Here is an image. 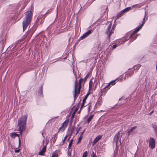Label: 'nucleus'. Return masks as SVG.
Wrapping results in <instances>:
<instances>
[{"label":"nucleus","mask_w":157,"mask_h":157,"mask_svg":"<svg viewBox=\"0 0 157 157\" xmlns=\"http://www.w3.org/2000/svg\"><path fill=\"white\" fill-rule=\"evenodd\" d=\"M27 116L26 115L22 116L18 121L17 126L19 127L20 134L21 135L25 129L26 126Z\"/></svg>","instance_id":"f257e3e1"},{"label":"nucleus","mask_w":157,"mask_h":157,"mask_svg":"<svg viewBox=\"0 0 157 157\" xmlns=\"http://www.w3.org/2000/svg\"><path fill=\"white\" fill-rule=\"evenodd\" d=\"M26 19L23 22L22 26L23 30L24 31L27 28L29 24L30 23L32 17V12L29 11L26 13Z\"/></svg>","instance_id":"f03ea898"},{"label":"nucleus","mask_w":157,"mask_h":157,"mask_svg":"<svg viewBox=\"0 0 157 157\" xmlns=\"http://www.w3.org/2000/svg\"><path fill=\"white\" fill-rule=\"evenodd\" d=\"M145 15L144 17L143 20V21L142 22V24H141L140 26L137 27L136 29H135L132 32V33L131 34L130 37L129 38H124V39H123V40L122 41L121 43L120 44H119V45H120V44H123L125 41H126L127 40H128L130 38V37H131L135 33L137 32L142 28L144 24L145 23Z\"/></svg>","instance_id":"7ed1b4c3"},{"label":"nucleus","mask_w":157,"mask_h":157,"mask_svg":"<svg viewBox=\"0 0 157 157\" xmlns=\"http://www.w3.org/2000/svg\"><path fill=\"white\" fill-rule=\"evenodd\" d=\"M149 147L151 149H153L155 147V141L153 138L150 137L149 142Z\"/></svg>","instance_id":"20e7f679"},{"label":"nucleus","mask_w":157,"mask_h":157,"mask_svg":"<svg viewBox=\"0 0 157 157\" xmlns=\"http://www.w3.org/2000/svg\"><path fill=\"white\" fill-rule=\"evenodd\" d=\"M111 24L110 23L107 28V29L106 32V33L107 34L109 38L110 37L111 34L113 33V29H111Z\"/></svg>","instance_id":"39448f33"},{"label":"nucleus","mask_w":157,"mask_h":157,"mask_svg":"<svg viewBox=\"0 0 157 157\" xmlns=\"http://www.w3.org/2000/svg\"><path fill=\"white\" fill-rule=\"evenodd\" d=\"M69 120H66L62 124V125L59 128V130H61L62 131H63L67 127Z\"/></svg>","instance_id":"423d86ee"},{"label":"nucleus","mask_w":157,"mask_h":157,"mask_svg":"<svg viewBox=\"0 0 157 157\" xmlns=\"http://www.w3.org/2000/svg\"><path fill=\"white\" fill-rule=\"evenodd\" d=\"M120 132H118L114 136L113 138V143L114 144H115L116 146H117L118 142V140L119 139V134Z\"/></svg>","instance_id":"0eeeda50"},{"label":"nucleus","mask_w":157,"mask_h":157,"mask_svg":"<svg viewBox=\"0 0 157 157\" xmlns=\"http://www.w3.org/2000/svg\"><path fill=\"white\" fill-rule=\"evenodd\" d=\"M116 80L117 79H116L110 82L104 88L101 90V92H103L105 89L108 88L111 85L113 86L115 85L116 83L115 82L116 81Z\"/></svg>","instance_id":"6e6552de"},{"label":"nucleus","mask_w":157,"mask_h":157,"mask_svg":"<svg viewBox=\"0 0 157 157\" xmlns=\"http://www.w3.org/2000/svg\"><path fill=\"white\" fill-rule=\"evenodd\" d=\"M92 32V31L89 30L87 32L85 33L80 37V39H83L89 35Z\"/></svg>","instance_id":"1a4fd4ad"},{"label":"nucleus","mask_w":157,"mask_h":157,"mask_svg":"<svg viewBox=\"0 0 157 157\" xmlns=\"http://www.w3.org/2000/svg\"><path fill=\"white\" fill-rule=\"evenodd\" d=\"M134 68L132 69L131 70V72H130V71H127L126 72L127 73L125 74V76L124 78V79H126V77L127 76V77L128 76H130L132 75V74H133L134 73Z\"/></svg>","instance_id":"9d476101"},{"label":"nucleus","mask_w":157,"mask_h":157,"mask_svg":"<svg viewBox=\"0 0 157 157\" xmlns=\"http://www.w3.org/2000/svg\"><path fill=\"white\" fill-rule=\"evenodd\" d=\"M102 137V135H98L97 136L92 142L93 145H94L96 144L100 139H101Z\"/></svg>","instance_id":"9b49d317"},{"label":"nucleus","mask_w":157,"mask_h":157,"mask_svg":"<svg viewBox=\"0 0 157 157\" xmlns=\"http://www.w3.org/2000/svg\"><path fill=\"white\" fill-rule=\"evenodd\" d=\"M75 77H76V80L75 82V89H74V98H75L76 97V92H77V79L76 78V75H75Z\"/></svg>","instance_id":"f8f14e48"},{"label":"nucleus","mask_w":157,"mask_h":157,"mask_svg":"<svg viewBox=\"0 0 157 157\" xmlns=\"http://www.w3.org/2000/svg\"><path fill=\"white\" fill-rule=\"evenodd\" d=\"M90 94L89 93H88L85 96V98H84V99L83 100L81 104V108H82L84 106V104L86 102V99H87L88 96Z\"/></svg>","instance_id":"ddd939ff"},{"label":"nucleus","mask_w":157,"mask_h":157,"mask_svg":"<svg viewBox=\"0 0 157 157\" xmlns=\"http://www.w3.org/2000/svg\"><path fill=\"white\" fill-rule=\"evenodd\" d=\"M46 146L44 147L38 153V154L40 155H43L44 153L46 151Z\"/></svg>","instance_id":"4468645a"},{"label":"nucleus","mask_w":157,"mask_h":157,"mask_svg":"<svg viewBox=\"0 0 157 157\" xmlns=\"http://www.w3.org/2000/svg\"><path fill=\"white\" fill-rule=\"evenodd\" d=\"M43 85H41L39 87L38 90V94L41 96H43Z\"/></svg>","instance_id":"2eb2a0df"},{"label":"nucleus","mask_w":157,"mask_h":157,"mask_svg":"<svg viewBox=\"0 0 157 157\" xmlns=\"http://www.w3.org/2000/svg\"><path fill=\"white\" fill-rule=\"evenodd\" d=\"M131 9V8L130 7H128L127 8H125L124 10H121V12L123 13L124 14L128 12L129 10H130Z\"/></svg>","instance_id":"dca6fc26"},{"label":"nucleus","mask_w":157,"mask_h":157,"mask_svg":"<svg viewBox=\"0 0 157 157\" xmlns=\"http://www.w3.org/2000/svg\"><path fill=\"white\" fill-rule=\"evenodd\" d=\"M136 127H137L136 126H134L131 129L128 131V136L130 134L131 132H132L133 130L135 129L136 128Z\"/></svg>","instance_id":"f3484780"},{"label":"nucleus","mask_w":157,"mask_h":157,"mask_svg":"<svg viewBox=\"0 0 157 157\" xmlns=\"http://www.w3.org/2000/svg\"><path fill=\"white\" fill-rule=\"evenodd\" d=\"M57 138V136L56 134H55L52 138V140L53 143H55L56 141Z\"/></svg>","instance_id":"a211bd4d"},{"label":"nucleus","mask_w":157,"mask_h":157,"mask_svg":"<svg viewBox=\"0 0 157 157\" xmlns=\"http://www.w3.org/2000/svg\"><path fill=\"white\" fill-rule=\"evenodd\" d=\"M124 14L123 13L121 12V11L116 16V17H117V18H118L119 17L122 16Z\"/></svg>","instance_id":"6ab92c4d"},{"label":"nucleus","mask_w":157,"mask_h":157,"mask_svg":"<svg viewBox=\"0 0 157 157\" xmlns=\"http://www.w3.org/2000/svg\"><path fill=\"white\" fill-rule=\"evenodd\" d=\"M92 105H94V104H93L92 102L91 103H90L89 104H88V107L89 112H90V110L91 109V107H92Z\"/></svg>","instance_id":"aec40b11"},{"label":"nucleus","mask_w":157,"mask_h":157,"mask_svg":"<svg viewBox=\"0 0 157 157\" xmlns=\"http://www.w3.org/2000/svg\"><path fill=\"white\" fill-rule=\"evenodd\" d=\"M11 136L13 138H15L17 136H18L19 135L18 134H17L15 132L12 133L11 134Z\"/></svg>","instance_id":"412c9836"},{"label":"nucleus","mask_w":157,"mask_h":157,"mask_svg":"<svg viewBox=\"0 0 157 157\" xmlns=\"http://www.w3.org/2000/svg\"><path fill=\"white\" fill-rule=\"evenodd\" d=\"M94 117V115H90L89 117H88L87 122L88 123H89L90 121Z\"/></svg>","instance_id":"4be33fe9"},{"label":"nucleus","mask_w":157,"mask_h":157,"mask_svg":"<svg viewBox=\"0 0 157 157\" xmlns=\"http://www.w3.org/2000/svg\"><path fill=\"white\" fill-rule=\"evenodd\" d=\"M140 67H141V65H140L138 64V65H136L134 66L133 67V68H134V69L135 70L136 69V70H138L140 68Z\"/></svg>","instance_id":"5701e85b"},{"label":"nucleus","mask_w":157,"mask_h":157,"mask_svg":"<svg viewBox=\"0 0 157 157\" xmlns=\"http://www.w3.org/2000/svg\"><path fill=\"white\" fill-rule=\"evenodd\" d=\"M102 102L101 101V100H98V102L95 105V106L97 104H98V105H100L101 104Z\"/></svg>","instance_id":"b1692460"},{"label":"nucleus","mask_w":157,"mask_h":157,"mask_svg":"<svg viewBox=\"0 0 157 157\" xmlns=\"http://www.w3.org/2000/svg\"><path fill=\"white\" fill-rule=\"evenodd\" d=\"M87 152L86 151L83 154L82 157H87Z\"/></svg>","instance_id":"393cba45"},{"label":"nucleus","mask_w":157,"mask_h":157,"mask_svg":"<svg viewBox=\"0 0 157 157\" xmlns=\"http://www.w3.org/2000/svg\"><path fill=\"white\" fill-rule=\"evenodd\" d=\"M68 137V135H67L66 136L64 137V139L63 140V143H64V142L65 141V140H66V139Z\"/></svg>","instance_id":"a878e982"},{"label":"nucleus","mask_w":157,"mask_h":157,"mask_svg":"<svg viewBox=\"0 0 157 157\" xmlns=\"http://www.w3.org/2000/svg\"><path fill=\"white\" fill-rule=\"evenodd\" d=\"M81 88V85H79V87L78 89V94H79Z\"/></svg>","instance_id":"bb28decb"},{"label":"nucleus","mask_w":157,"mask_h":157,"mask_svg":"<svg viewBox=\"0 0 157 157\" xmlns=\"http://www.w3.org/2000/svg\"><path fill=\"white\" fill-rule=\"evenodd\" d=\"M91 157H97L96 154H95L93 151L92 153Z\"/></svg>","instance_id":"cd10ccee"},{"label":"nucleus","mask_w":157,"mask_h":157,"mask_svg":"<svg viewBox=\"0 0 157 157\" xmlns=\"http://www.w3.org/2000/svg\"><path fill=\"white\" fill-rule=\"evenodd\" d=\"M82 139V136H80L78 138V142L77 143V144H78L79 143H80Z\"/></svg>","instance_id":"c85d7f7f"},{"label":"nucleus","mask_w":157,"mask_h":157,"mask_svg":"<svg viewBox=\"0 0 157 157\" xmlns=\"http://www.w3.org/2000/svg\"><path fill=\"white\" fill-rule=\"evenodd\" d=\"M72 143L71 142H69V144L68 146V149H70L71 148V147L72 146Z\"/></svg>","instance_id":"c756f323"},{"label":"nucleus","mask_w":157,"mask_h":157,"mask_svg":"<svg viewBox=\"0 0 157 157\" xmlns=\"http://www.w3.org/2000/svg\"><path fill=\"white\" fill-rule=\"evenodd\" d=\"M83 81V79L81 78L79 80V85H81V83Z\"/></svg>","instance_id":"7c9ffc66"},{"label":"nucleus","mask_w":157,"mask_h":157,"mask_svg":"<svg viewBox=\"0 0 157 157\" xmlns=\"http://www.w3.org/2000/svg\"><path fill=\"white\" fill-rule=\"evenodd\" d=\"M88 78V77L86 76V75L85 77L84 78V82H86V81L87 80V79Z\"/></svg>","instance_id":"2f4dec72"},{"label":"nucleus","mask_w":157,"mask_h":157,"mask_svg":"<svg viewBox=\"0 0 157 157\" xmlns=\"http://www.w3.org/2000/svg\"><path fill=\"white\" fill-rule=\"evenodd\" d=\"M137 37V36H136L135 37V38L133 39H131L130 40V41H131L132 42L134 40H135L136 38Z\"/></svg>","instance_id":"473e14b6"},{"label":"nucleus","mask_w":157,"mask_h":157,"mask_svg":"<svg viewBox=\"0 0 157 157\" xmlns=\"http://www.w3.org/2000/svg\"><path fill=\"white\" fill-rule=\"evenodd\" d=\"M113 45V49H115L116 48L117 46V45Z\"/></svg>","instance_id":"72a5a7b5"},{"label":"nucleus","mask_w":157,"mask_h":157,"mask_svg":"<svg viewBox=\"0 0 157 157\" xmlns=\"http://www.w3.org/2000/svg\"><path fill=\"white\" fill-rule=\"evenodd\" d=\"M90 72H89L87 74L86 76H87L88 77H89V75H90Z\"/></svg>","instance_id":"f704fd0d"},{"label":"nucleus","mask_w":157,"mask_h":157,"mask_svg":"<svg viewBox=\"0 0 157 157\" xmlns=\"http://www.w3.org/2000/svg\"><path fill=\"white\" fill-rule=\"evenodd\" d=\"M52 157H57V156L56 155H55V154H53L52 155Z\"/></svg>","instance_id":"c9c22d12"},{"label":"nucleus","mask_w":157,"mask_h":157,"mask_svg":"<svg viewBox=\"0 0 157 157\" xmlns=\"http://www.w3.org/2000/svg\"><path fill=\"white\" fill-rule=\"evenodd\" d=\"M153 113V111H152L149 113V114L151 115Z\"/></svg>","instance_id":"e433bc0d"},{"label":"nucleus","mask_w":157,"mask_h":157,"mask_svg":"<svg viewBox=\"0 0 157 157\" xmlns=\"http://www.w3.org/2000/svg\"><path fill=\"white\" fill-rule=\"evenodd\" d=\"M85 130H84V131L81 133V136L83 134V133L85 132Z\"/></svg>","instance_id":"4c0bfd02"},{"label":"nucleus","mask_w":157,"mask_h":157,"mask_svg":"<svg viewBox=\"0 0 157 157\" xmlns=\"http://www.w3.org/2000/svg\"><path fill=\"white\" fill-rule=\"evenodd\" d=\"M19 150H15V151L16 152H19Z\"/></svg>","instance_id":"58836bf2"},{"label":"nucleus","mask_w":157,"mask_h":157,"mask_svg":"<svg viewBox=\"0 0 157 157\" xmlns=\"http://www.w3.org/2000/svg\"><path fill=\"white\" fill-rule=\"evenodd\" d=\"M73 139H72L70 140V142H71V143H73Z\"/></svg>","instance_id":"ea45409f"},{"label":"nucleus","mask_w":157,"mask_h":157,"mask_svg":"<svg viewBox=\"0 0 157 157\" xmlns=\"http://www.w3.org/2000/svg\"><path fill=\"white\" fill-rule=\"evenodd\" d=\"M70 136H69V137L67 139V141H69V139H70Z\"/></svg>","instance_id":"a19ab883"},{"label":"nucleus","mask_w":157,"mask_h":157,"mask_svg":"<svg viewBox=\"0 0 157 157\" xmlns=\"http://www.w3.org/2000/svg\"><path fill=\"white\" fill-rule=\"evenodd\" d=\"M109 88H110L109 87V88L108 89L106 90V92H107V91L109 89Z\"/></svg>","instance_id":"79ce46f5"},{"label":"nucleus","mask_w":157,"mask_h":157,"mask_svg":"<svg viewBox=\"0 0 157 157\" xmlns=\"http://www.w3.org/2000/svg\"><path fill=\"white\" fill-rule=\"evenodd\" d=\"M122 77H123L122 75H121V76L120 77V78H122Z\"/></svg>","instance_id":"37998d69"},{"label":"nucleus","mask_w":157,"mask_h":157,"mask_svg":"<svg viewBox=\"0 0 157 157\" xmlns=\"http://www.w3.org/2000/svg\"><path fill=\"white\" fill-rule=\"evenodd\" d=\"M90 82H91V81H90V84H89V85L90 86Z\"/></svg>","instance_id":"c03bdc74"},{"label":"nucleus","mask_w":157,"mask_h":157,"mask_svg":"<svg viewBox=\"0 0 157 157\" xmlns=\"http://www.w3.org/2000/svg\"><path fill=\"white\" fill-rule=\"evenodd\" d=\"M74 114H73V115L72 116V117H73Z\"/></svg>","instance_id":"a18cd8bd"},{"label":"nucleus","mask_w":157,"mask_h":157,"mask_svg":"<svg viewBox=\"0 0 157 157\" xmlns=\"http://www.w3.org/2000/svg\"><path fill=\"white\" fill-rule=\"evenodd\" d=\"M120 80H121V81H122L123 80V79H121Z\"/></svg>","instance_id":"49530a36"},{"label":"nucleus","mask_w":157,"mask_h":157,"mask_svg":"<svg viewBox=\"0 0 157 157\" xmlns=\"http://www.w3.org/2000/svg\"><path fill=\"white\" fill-rule=\"evenodd\" d=\"M20 140H19V143H20Z\"/></svg>","instance_id":"de8ad7c7"}]
</instances>
